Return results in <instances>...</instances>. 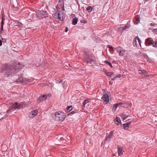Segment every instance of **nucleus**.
<instances>
[{"mask_svg":"<svg viewBox=\"0 0 157 157\" xmlns=\"http://www.w3.org/2000/svg\"><path fill=\"white\" fill-rule=\"evenodd\" d=\"M81 22L82 23H83L84 24H86V23H87V21H86V20H81Z\"/></svg>","mask_w":157,"mask_h":157,"instance_id":"nucleus-33","label":"nucleus"},{"mask_svg":"<svg viewBox=\"0 0 157 157\" xmlns=\"http://www.w3.org/2000/svg\"><path fill=\"white\" fill-rule=\"evenodd\" d=\"M131 123L132 121H130L127 122V123L123 124V128L125 129L128 130Z\"/></svg>","mask_w":157,"mask_h":157,"instance_id":"nucleus-14","label":"nucleus"},{"mask_svg":"<svg viewBox=\"0 0 157 157\" xmlns=\"http://www.w3.org/2000/svg\"><path fill=\"white\" fill-rule=\"evenodd\" d=\"M85 62L89 66H91L92 64L95 63V61L92 59L91 56L87 54H86L84 57Z\"/></svg>","mask_w":157,"mask_h":157,"instance_id":"nucleus-3","label":"nucleus"},{"mask_svg":"<svg viewBox=\"0 0 157 157\" xmlns=\"http://www.w3.org/2000/svg\"><path fill=\"white\" fill-rule=\"evenodd\" d=\"M50 157L49 155H48V156H46V157Z\"/></svg>","mask_w":157,"mask_h":157,"instance_id":"nucleus-47","label":"nucleus"},{"mask_svg":"<svg viewBox=\"0 0 157 157\" xmlns=\"http://www.w3.org/2000/svg\"><path fill=\"white\" fill-rule=\"evenodd\" d=\"M118 107V103H116L115 105L113 106V107L112 109V111L113 112H115L117 107Z\"/></svg>","mask_w":157,"mask_h":157,"instance_id":"nucleus-22","label":"nucleus"},{"mask_svg":"<svg viewBox=\"0 0 157 157\" xmlns=\"http://www.w3.org/2000/svg\"><path fill=\"white\" fill-rule=\"evenodd\" d=\"M118 77L117 76H116L115 77H113L112 76H111V79L112 80H115V79L116 78H117Z\"/></svg>","mask_w":157,"mask_h":157,"instance_id":"nucleus-32","label":"nucleus"},{"mask_svg":"<svg viewBox=\"0 0 157 157\" xmlns=\"http://www.w3.org/2000/svg\"><path fill=\"white\" fill-rule=\"evenodd\" d=\"M58 13H55L53 14V16L55 18L58 19L57 16Z\"/></svg>","mask_w":157,"mask_h":157,"instance_id":"nucleus-31","label":"nucleus"},{"mask_svg":"<svg viewBox=\"0 0 157 157\" xmlns=\"http://www.w3.org/2000/svg\"><path fill=\"white\" fill-rule=\"evenodd\" d=\"M15 23L16 24L15 25L19 27H21L22 26V24L21 23L19 22L18 21H17L15 22Z\"/></svg>","mask_w":157,"mask_h":157,"instance_id":"nucleus-24","label":"nucleus"},{"mask_svg":"<svg viewBox=\"0 0 157 157\" xmlns=\"http://www.w3.org/2000/svg\"><path fill=\"white\" fill-rule=\"evenodd\" d=\"M125 50L121 47H118V53L120 56H123L126 53Z\"/></svg>","mask_w":157,"mask_h":157,"instance_id":"nucleus-12","label":"nucleus"},{"mask_svg":"<svg viewBox=\"0 0 157 157\" xmlns=\"http://www.w3.org/2000/svg\"><path fill=\"white\" fill-rule=\"evenodd\" d=\"M75 113L74 111H72L71 112H70V113H69L68 114L69 115H72V114H74Z\"/></svg>","mask_w":157,"mask_h":157,"instance_id":"nucleus-35","label":"nucleus"},{"mask_svg":"<svg viewBox=\"0 0 157 157\" xmlns=\"http://www.w3.org/2000/svg\"><path fill=\"white\" fill-rule=\"evenodd\" d=\"M107 47L109 48L111 50H113V47L112 46H110L109 45H107Z\"/></svg>","mask_w":157,"mask_h":157,"instance_id":"nucleus-34","label":"nucleus"},{"mask_svg":"<svg viewBox=\"0 0 157 157\" xmlns=\"http://www.w3.org/2000/svg\"><path fill=\"white\" fill-rule=\"evenodd\" d=\"M145 44L146 46L152 45V46L154 47L157 46V41L154 42L150 38H148L146 40Z\"/></svg>","mask_w":157,"mask_h":157,"instance_id":"nucleus-4","label":"nucleus"},{"mask_svg":"<svg viewBox=\"0 0 157 157\" xmlns=\"http://www.w3.org/2000/svg\"><path fill=\"white\" fill-rule=\"evenodd\" d=\"M5 20V18L4 17H2V21L1 22V26H3L4 25V21Z\"/></svg>","mask_w":157,"mask_h":157,"instance_id":"nucleus-26","label":"nucleus"},{"mask_svg":"<svg viewBox=\"0 0 157 157\" xmlns=\"http://www.w3.org/2000/svg\"><path fill=\"white\" fill-rule=\"evenodd\" d=\"M37 111L36 110L32 111L30 113L29 117H33L37 114Z\"/></svg>","mask_w":157,"mask_h":157,"instance_id":"nucleus-15","label":"nucleus"},{"mask_svg":"<svg viewBox=\"0 0 157 157\" xmlns=\"http://www.w3.org/2000/svg\"><path fill=\"white\" fill-rule=\"evenodd\" d=\"M73 109L72 106H67L66 108V110L68 112L71 111Z\"/></svg>","mask_w":157,"mask_h":157,"instance_id":"nucleus-23","label":"nucleus"},{"mask_svg":"<svg viewBox=\"0 0 157 157\" xmlns=\"http://www.w3.org/2000/svg\"><path fill=\"white\" fill-rule=\"evenodd\" d=\"M68 30V28L67 27H65V32H67Z\"/></svg>","mask_w":157,"mask_h":157,"instance_id":"nucleus-40","label":"nucleus"},{"mask_svg":"<svg viewBox=\"0 0 157 157\" xmlns=\"http://www.w3.org/2000/svg\"><path fill=\"white\" fill-rule=\"evenodd\" d=\"M126 116L125 114H122L121 116V117L123 119V120L127 118L128 116Z\"/></svg>","mask_w":157,"mask_h":157,"instance_id":"nucleus-28","label":"nucleus"},{"mask_svg":"<svg viewBox=\"0 0 157 157\" xmlns=\"http://www.w3.org/2000/svg\"><path fill=\"white\" fill-rule=\"evenodd\" d=\"M10 110V109H8L7 111H6V115H7V116H8L9 114H10V113H9V114H8V112Z\"/></svg>","mask_w":157,"mask_h":157,"instance_id":"nucleus-41","label":"nucleus"},{"mask_svg":"<svg viewBox=\"0 0 157 157\" xmlns=\"http://www.w3.org/2000/svg\"><path fill=\"white\" fill-rule=\"evenodd\" d=\"M3 26H1V32L4 31V30L3 29Z\"/></svg>","mask_w":157,"mask_h":157,"instance_id":"nucleus-39","label":"nucleus"},{"mask_svg":"<svg viewBox=\"0 0 157 157\" xmlns=\"http://www.w3.org/2000/svg\"><path fill=\"white\" fill-rule=\"evenodd\" d=\"M54 115L55 119L58 121H63L64 120L66 117L64 113L60 111L56 112Z\"/></svg>","mask_w":157,"mask_h":157,"instance_id":"nucleus-2","label":"nucleus"},{"mask_svg":"<svg viewBox=\"0 0 157 157\" xmlns=\"http://www.w3.org/2000/svg\"><path fill=\"white\" fill-rule=\"evenodd\" d=\"M104 62L106 64H108L111 67H112V66L111 63L109 62L108 60H105Z\"/></svg>","mask_w":157,"mask_h":157,"instance_id":"nucleus-27","label":"nucleus"},{"mask_svg":"<svg viewBox=\"0 0 157 157\" xmlns=\"http://www.w3.org/2000/svg\"><path fill=\"white\" fill-rule=\"evenodd\" d=\"M93 8L90 6H88L86 8V10L88 11L89 13H90L93 10Z\"/></svg>","mask_w":157,"mask_h":157,"instance_id":"nucleus-21","label":"nucleus"},{"mask_svg":"<svg viewBox=\"0 0 157 157\" xmlns=\"http://www.w3.org/2000/svg\"><path fill=\"white\" fill-rule=\"evenodd\" d=\"M2 42H4L6 41V39L5 38H2Z\"/></svg>","mask_w":157,"mask_h":157,"instance_id":"nucleus-42","label":"nucleus"},{"mask_svg":"<svg viewBox=\"0 0 157 157\" xmlns=\"http://www.w3.org/2000/svg\"><path fill=\"white\" fill-rule=\"evenodd\" d=\"M129 106H132V104L131 103L130 104Z\"/></svg>","mask_w":157,"mask_h":157,"instance_id":"nucleus-46","label":"nucleus"},{"mask_svg":"<svg viewBox=\"0 0 157 157\" xmlns=\"http://www.w3.org/2000/svg\"><path fill=\"white\" fill-rule=\"evenodd\" d=\"M129 120V119H128V120Z\"/></svg>","mask_w":157,"mask_h":157,"instance_id":"nucleus-49","label":"nucleus"},{"mask_svg":"<svg viewBox=\"0 0 157 157\" xmlns=\"http://www.w3.org/2000/svg\"><path fill=\"white\" fill-rule=\"evenodd\" d=\"M121 74H118V78H120L121 77Z\"/></svg>","mask_w":157,"mask_h":157,"instance_id":"nucleus-45","label":"nucleus"},{"mask_svg":"<svg viewBox=\"0 0 157 157\" xmlns=\"http://www.w3.org/2000/svg\"><path fill=\"white\" fill-rule=\"evenodd\" d=\"M126 26H123V27H120L118 28V31H120L121 33L123 32L125 30L126 28Z\"/></svg>","mask_w":157,"mask_h":157,"instance_id":"nucleus-20","label":"nucleus"},{"mask_svg":"<svg viewBox=\"0 0 157 157\" xmlns=\"http://www.w3.org/2000/svg\"><path fill=\"white\" fill-rule=\"evenodd\" d=\"M101 101L103 102H106L107 103L109 102V97L106 94H104L101 98Z\"/></svg>","mask_w":157,"mask_h":157,"instance_id":"nucleus-10","label":"nucleus"},{"mask_svg":"<svg viewBox=\"0 0 157 157\" xmlns=\"http://www.w3.org/2000/svg\"><path fill=\"white\" fill-rule=\"evenodd\" d=\"M124 152L122 147H118V155H122Z\"/></svg>","mask_w":157,"mask_h":157,"instance_id":"nucleus-17","label":"nucleus"},{"mask_svg":"<svg viewBox=\"0 0 157 157\" xmlns=\"http://www.w3.org/2000/svg\"><path fill=\"white\" fill-rule=\"evenodd\" d=\"M119 123H121V121L120 120V118L118 117V124Z\"/></svg>","mask_w":157,"mask_h":157,"instance_id":"nucleus-44","label":"nucleus"},{"mask_svg":"<svg viewBox=\"0 0 157 157\" xmlns=\"http://www.w3.org/2000/svg\"><path fill=\"white\" fill-rule=\"evenodd\" d=\"M137 38V40L138 41V42L139 44L141 46V44H140V40L139 37L138 36H136L135 38H134L133 41V46L135 47H137V44H136V39Z\"/></svg>","mask_w":157,"mask_h":157,"instance_id":"nucleus-13","label":"nucleus"},{"mask_svg":"<svg viewBox=\"0 0 157 157\" xmlns=\"http://www.w3.org/2000/svg\"><path fill=\"white\" fill-rule=\"evenodd\" d=\"M129 120V119H128V120Z\"/></svg>","mask_w":157,"mask_h":157,"instance_id":"nucleus-48","label":"nucleus"},{"mask_svg":"<svg viewBox=\"0 0 157 157\" xmlns=\"http://www.w3.org/2000/svg\"><path fill=\"white\" fill-rule=\"evenodd\" d=\"M78 18L77 17H75L73 19L72 24L74 25H76L78 21Z\"/></svg>","mask_w":157,"mask_h":157,"instance_id":"nucleus-19","label":"nucleus"},{"mask_svg":"<svg viewBox=\"0 0 157 157\" xmlns=\"http://www.w3.org/2000/svg\"><path fill=\"white\" fill-rule=\"evenodd\" d=\"M106 75L109 77H111V76H112L113 75V73L112 72H107L106 73Z\"/></svg>","mask_w":157,"mask_h":157,"instance_id":"nucleus-30","label":"nucleus"},{"mask_svg":"<svg viewBox=\"0 0 157 157\" xmlns=\"http://www.w3.org/2000/svg\"><path fill=\"white\" fill-rule=\"evenodd\" d=\"M135 19L136 21H140V20L139 19V18L137 17H135Z\"/></svg>","mask_w":157,"mask_h":157,"instance_id":"nucleus-37","label":"nucleus"},{"mask_svg":"<svg viewBox=\"0 0 157 157\" xmlns=\"http://www.w3.org/2000/svg\"><path fill=\"white\" fill-rule=\"evenodd\" d=\"M63 0H59L56 7V8L58 10H64V8Z\"/></svg>","mask_w":157,"mask_h":157,"instance_id":"nucleus-5","label":"nucleus"},{"mask_svg":"<svg viewBox=\"0 0 157 157\" xmlns=\"http://www.w3.org/2000/svg\"><path fill=\"white\" fill-rule=\"evenodd\" d=\"M23 105V104L22 103L18 104L17 102H15L14 103H11L10 104V106L13 108L15 109H19L22 107Z\"/></svg>","mask_w":157,"mask_h":157,"instance_id":"nucleus-8","label":"nucleus"},{"mask_svg":"<svg viewBox=\"0 0 157 157\" xmlns=\"http://www.w3.org/2000/svg\"><path fill=\"white\" fill-rule=\"evenodd\" d=\"M47 12L45 11H40L36 15L37 17L39 19H41L42 18L45 17L44 15Z\"/></svg>","mask_w":157,"mask_h":157,"instance_id":"nucleus-9","label":"nucleus"},{"mask_svg":"<svg viewBox=\"0 0 157 157\" xmlns=\"http://www.w3.org/2000/svg\"><path fill=\"white\" fill-rule=\"evenodd\" d=\"M20 67V64L19 63L15 62L13 65L9 64H4L2 67V72L7 76H11L15 74L21 76V74L20 73H19ZM25 80V78H23L20 76L17 80H15L14 83L17 85H20L24 83Z\"/></svg>","mask_w":157,"mask_h":157,"instance_id":"nucleus-1","label":"nucleus"},{"mask_svg":"<svg viewBox=\"0 0 157 157\" xmlns=\"http://www.w3.org/2000/svg\"><path fill=\"white\" fill-rule=\"evenodd\" d=\"M117 134V132H115L114 130L111 131L108 135L107 133L105 139V141L107 142H109L111 138H112L113 136H116V134Z\"/></svg>","mask_w":157,"mask_h":157,"instance_id":"nucleus-6","label":"nucleus"},{"mask_svg":"<svg viewBox=\"0 0 157 157\" xmlns=\"http://www.w3.org/2000/svg\"><path fill=\"white\" fill-rule=\"evenodd\" d=\"M59 11V12L58 13V19L60 21H63L65 18L64 17V14L63 13L61 12V11Z\"/></svg>","mask_w":157,"mask_h":157,"instance_id":"nucleus-11","label":"nucleus"},{"mask_svg":"<svg viewBox=\"0 0 157 157\" xmlns=\"http://www.w3.org/2000/svg\"><path fill=\"white\" fill-rule=\"evenodd\" d=\"M139 73L141 74H143L146 76H148L147 72L145 70H141L139 71Z\"/></svg>","mask_w":157,"mask_h":157,"instance_id":"nucleus-16","label":"nucleus"},{"mask_svg":"<svg viewBox=\"0 0 157 157\" xmlns=\"http://www.w3.org/2000/svg\"><path fill=\"white\" fill-rule=\"evenodd\" d=\"M114 121L116 124L118 125V117H116L114 120Z\"/></svg>","mask_w":157,"mask_h":157,"instance_id":"nucleus-29","label":"nucleus"},{"mask_svg":"<svg viewBox=\"0 0 157 157\" xmlns=\"http://www.w3.org/2000/svg\"><path fill=\"white\" fill-rule=\"evenodd\" d=\"M89 101V100L87 99L85 100L82 103L83 106L85 107L86 104L88 103Z\"/></svg>","mask_w":157,"mask_h":157,"instance_id":"nucleus-25","label":"nucleus"},{"mask_svg":"<svg viewBox=\"0 0 157 157\" xmlns=\"http://www.w3.org/2000/svg\"><path fill=\"white\" fill-rule=\"evenodd\" d=\"M127 106V104L125 102L122 101L118 103V106H120L122 107H126Z\"/></svg>","mask_w":157,"mask_h":157,"instance_id":"nucleus-18","label":"nucleus"},{"mask_svg":"<svg viewBox=\"0 0 157 157\" xmlns=\"http://www.w3.org/2000/svg\"><path fill=\"white\" fill-rule=\"evenodd\" d=\"M49 94L47 95L45 94L40 96L39 98L37 100V102L39 103L45 100L47 98L49 97Z\"/></svg>","mask_w":157,"mask_h":157,"instance_id":"nucleus-7","label":"nucleus"},{"mask_svg":"<svg viewBox=\"0 0 157 157\" xmlns=\"http://www.w3.org/2000/svg\"><path fill=\"white\" fill-rule=\"evenodd\" d=\"M62 80L60 79L59 81H57V83L58 84H60L62 82Z\"/></svg>","mask_w":157,"mask_h":157,"instance_id":"nucleus-38","label":"nucleus"},{"mask_svg":"<svg viewBox=\"0 0 157 157\" xmlns=\"http://www.w3.org/2000/svg\"><path fill=\"white\" fill-rule=\"evenodd\" d=\"M153 32L154 33L156 34H157V28L154 29L153 30Z\"/></svg>","mask_w":157,"mask_h":157,"instance_id":"nucleus-36","label":"nucleus"},{"mask_svg":"<svg viewBox=\"0 0 157 157\" xmlns=\"http://www.w3.org/2000/svg\"><path fill=\"white\" fill-rule=\"evenodd\" d=\"M2 45V41L0 40V46H1Z\"/></svg>","mask_w":157,"mask_h":157,"instance_id":"nucleus-43","label":"nucleus"}]
</instances>
